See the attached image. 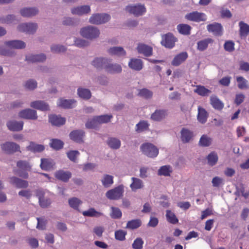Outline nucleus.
<instances>
[{"mask_svg":"<svg viewBox=\"0 0 249 249\" xmlns=\"http://www.w3.org/2000/svg\"><path fill=\"white\" fill-rule=\"evenodd\" d=\"M80 34L85 38L93 40L99 36L100 31L96 27L88 25L80 29Z\"/></svg>","mask_w":249,"mask_h":249,"instance_id":"nucleus-1","label":"nucleus"},{"mask_svg":"<svg viewBox=\"0 0 249 249\" xmlns=\"http://www.w3.org/2000/svg\"><path fill=\"white\" fill-rule=\"evenodd\" d=\"M125 10L128 13L136 17L142 16L146 12V8L145 5L140 3L128 4L125 7Z\"/></svg>","mask_w":249,"mask_h":249,"instance_id":"nucleus-2","label":"nucleus"},{"mask_svg":"<svg viewBox=\"0 0 249 249\" xmlns=\"http://www.w3.org/2000/svg\"><path fill=\"white\" fill-rule=\"evenodd\" d=\"M38 27V24L36 22H24L21 23L18 25L17 26V30L20 32L33 35L36 32Z\"/></svg>","mask_w":249,"mask_h":249,"instance_id":"nucleus-3","label":"nucleus"},{"mask_svg":"<svg viewBox=\"0 0 249 249\" xmlns=\"http://www.w3.org/2000/svg\"><path fill=\"white\" fill-rule=\"evenodd\" d=\"M110 18V16L107 14L95 13L89 17V22L92 24L100 25L107 23Z\"/></svg>","mask_w":249,"mask_h":249,"instance_id":"nucleus-4","label":"nucleus"},{"mask_svg":"<svg viewBox=\"0 0 249 249\" xmlns=\"http://www.w3.org/2000/svg\"><path fill=\"white\" fill-rule=\"evenodd\" d=\"M142 153L150 158L156 157L159 154V149L151 143H145L141 146Z\"/></svg>","mask_w":249,"mask_h":249,"instance_id":"nucleus-5","label":"nucleus"},{"mask_svg":"<svg viewBox=\"0 0 249 249\" xmlns=\"http://www.w3.org/2000/svg\"><path fill=\"white\" fill-rule=\"evenodd\" d=\"M19 119L35 120L37 119V114L36 110L31 108H25L20 110L18 114Z\"/></svg>","mask_w":249,"mask_h":249,"instance_id":"nucleus-6","label":"nucleus"},{"mask_svg":"<svg viewBox=\"0 0 249 249\" xmlns=\"http://www.w3.org/2000/svg\"><path fill=\"white\" fill-rule=\"evenodd\" d=\"M124 193V186L119 185L112 189L109 190L106 193V197L110 200L120 199Z\"/></svg>","mask_w":249,"mask_h":249,"instance_id":"nucleus-7","label":"nucleus"},{"mask_svg":"<svg viewBox=\"0 0 249 249\" xmlns=\"http://www.w3.org/2000/svg\"><path fill=\"white\" fill-rule=\"evenodd\" d=\"M2 151L7 154H13L16 152L20 151V147L18 144L11 142H7L0 145Z\"/></svg>","mask_w":249,"mask_h":249,"instance_id":"nucleus-8","label":"nucleus"},{"mask_svg":"<svg viewBox=\"0 0 249 249\" xmlns=\"http://www.w3.org/2000/svg\"><path fill=\"white\" fill-rule=\"evenodd\" d=\"M90 11V7L89 5L74 6L71 9V12L72 15L79 16L88 15Z\"/></svg>","mask_w":249,"mask_h":249,"instance_id":"nucleus-9","label":"nucleus"},{"mask_svg":"<svg viewBox=\"0 0 249 249\" xmlns=\"http://www.w3.org/2000/svg\"><path fill=\"white\" fill-rule=\"evenodd\" d=\"M185 18L188 20L196 22L204 21L207 19V16L204 13L197 11L187 14L185 16Z\"/></svg>","mask_w":249,"mask_h":249,"instance_id":"nucleus-10","label":"nucleus"},{"mask_svg":"<svg viewBox=\"0 0 249 249\" xmlns=\"http://www.w3.org/2000/svg\"><path fill=\"white\" fill-rule=\"evenodd\" d=\"M38 9L35 7H25L22 8L19 11L21 16L24 18H31L38 14Z\"/></svg>","mask_w":249,"mask_h":249,"instance_id":"nucleus-11","label":"nucleus"},{"mask_svg":"<svg viewBox=\"0 0 249 249\" xmlns=\"http://www.w3.org/2000/svg\"><path fill=\"white\" fill-rule=\"evenodd\" d=\"M176 41V38L171 33H168L162 36L161 44L166 48H172Z\"/></svg>","mask_w":249,"mask_h":249,"instance_id":"nucleus-12","label":"nucleus"},{"mask_svg":"<svg viewBox=\"0 0 249 249\" xmlns=\"http://www.w3.org/2000/svg\"><path fill=\"white\" fill-rule=\"evenodd\" d=\"M41 207L46 208L51 203V199L48 197L47 193L42 190H38L36 193Z\"/></svg>","mask_w":249,"mask_h":249,"instance_id":"nucleus-13","label":"nucleus"},{"mask_svg":"<svg viewBox=\"0 0 249 249\" xmlns=\"http://www.w3.org/2000/svg\"><path fill=\"white\" fill-rule=\"evenodd\" d=\"M194 133L186 128H182L180 131V139L184 143H189L193 140Z\"/></svg>","mask_w":249,"mask_h":249,"instance_id":"nucleus-14","label":"nucleus"},{"mask_svg":"<svg viewBox=\"0 0 249 249\" xmlns=\"http://www.w3.org/2000/svg\"><path fill=\"white\" fill-rule=\"evenodd\" d=\"M109 61V58L105 57H97L94 58L91 62V64L94 67L98 69H104L105 70L106 65Z\"/></svg>","mask_w":249,"mask_h":249,"instance_id":"nucleus-15","label":"nucleus"},{"mask_svg":"<svg viewBox=\"0 0 249 249\" xmlns=\"http://www.w3.org/2000/svg\"><path fill=\"white\" fill-rule=\"evenodd\" d=\"M46 59L44 53L29 54L26 55L25 60L30 63L43 62Z\"/></svg>","mask_w":249,"mask_h":249,"instance_id":"nucleus-16","label":"nucleus"},{"mask_svg":"<svg viewBox=\"0 0 249 249\" xmlns=\"http://www.w3.org/2000/svg\"><path fill=\"white\" fill-rule=\"evenodd\" d=\"M111 59L109 58V61L106 65L105 70L108 73L116 74L120 73L122 68L120 64L117 63H111Z\"/></svg>","mask_w":249,"mask_h":249,"instance_id":"nucleus-17","label":"nucleus"},{"mask_svg":"<svg viewBox=\"0 0 249 249\" xmlns=\"http://www.w3.org/2000/svg\"><path fill=\"white\" fill-rule=\"evenodd\" d=\"M24 123L23 121L10 120L7 122L6 126L12 131H19L22 130Z\"/></svg>","mask_w":249,"mask_h":249,"instance_id":"nucleus-18","label":"nucleus"},{"mask_svg":"<svg viewBox=\"0 0 249 249\" xmlns=\"http://www.w3.org/2000/svg\"><path fill=\"white\" fill-rule=\"evenodd\" d=\"M5 45L8 48L15 49H24L26 44L23 41L20 40H13L5 42Z\"/></svg>","mask_w":249,"mask_h":249,"instance_id":"nucleus-19","label":"nucleus"},{"mask_svg":"<svg viewBox=\"0 0 249 249\" xmlns=\"http://www.w3.org/2000/svg\"><path fill=\"white\" fill-rule=\"evenodd\" d=\"M137 50L139 53L142 54L145 56H151L152 54V48L143 43H139L137 47Z\"/></svg>","mask_w":249,"mask_h":249,"instance_id":"nucleus-20","label":"nucleus"},{"mask_svg":"<svg viewBox=\"0 0 249 249\" xmlns=\"http://www.w3.org/2000/svg\"><path fill=\"white\" fill-rule=\"evenodd\" d=\"M30 106L33 108L42 111H47L50 109L49 105L45 102L41 100H36L31 102Z\"/></svg>","mask_w":249,"mask_h":249,"instance_id":"nucleus-21","label":"nucleus"},{"mask_svg":"<svg viewBox=\"0 0 249 249\" xmlns=\"http://www.w3.org/2000/svg\"><path fill=\"white\" fill-rule=\"evenodd\" d=\"M128 65L131 69L140 71L142 69L143 64L141 59L132 58L130 59Z\"/></svg>","mask_w":249,"mask_h":249,"instance_id":"nucleus-22","label":"nucleus"},{"mask_svg":"<svg viewBox=\"0 0 249 249\" xmlns=\"http://www.w3.org/2000/svg\"><path fill=\"white\" fill-rule=\"evenodd\" d=\"M167 110L165 109H156L150 117L151 120L160 122L164 119L167 115Z\"/></svg>","mask_w":249,"mask_h":249,"instance_id":"nucleus-23","label":"nucleus"},{"mask_svg":"<svg viewBox=\"0 0 249 249\" xmlns=\"http://www.w3.org/2000/svg\"><path fill=\"white\" fill-rule=\"evenodd\" d=\"M207 30L215 36H221L222 34V27L218 23H213L207 25Z\"/></svg>","mask_w":249,"mask_h":249,"instance_id":"nucleus-24","label":"nucleus"},{"mask_svg":"<svg viewBox=\"0 0 249 249\" xmlns=\"http://www.w3.org/2000/svg\"><path fill=\"white\" fill-rule=\"evenodd\" d=\"M85 136V132L83 130H76L71 132L70 134V137L72 141L80 143L83 142V138Z\"/></svg>","mask_w":249,"mask_h":249,"instance_id":"nucleus-25","label":"nucleus"},{"mask_svg":"<svg viewBox=\"0 0 249 249\" xmlns=\"http://www.w3.org/2000/svg\"><path fill=\"white\" fill-rule=\"evenodd\" d=\"M76 101L74 99H64L63 98L59 99L57 102L58 107L68 108H71L75 106Z\"/></svg>","mask_w":249,"mask_h":249,"instance_id":"nucleus-26","label":"nucleus"},{"mask_svg":"<svg viewBox=\"0 0 249 249\" xmlns=\"http://www.w3.org/2000/svg\"><path fill=\"white\" fill-rule=\"evenodd\" d=\"M107 53L111 55L118 56H124L126 55V52L122 47H112L108 48Z\"/></svg>","mask_w":249,"mask_h":249,"instance_id":"nucleus-27","label":"nucleus"},{"mask_svg":"<svg viewBox=\"0 0 249 249\" xmlns=\"http://www.w3.org/2000/svg\"><path fill=\"white\" fill-rule=\"evenodd\" d=\"M49 122L53 125L59 126L63 125L66 122L65 118L56 115H51L49 117Z\"/></svg>","mask_w":249,"mask_h":249,"instance_id":"nucleus-28","label":"nucleus"},{"mask_svg":"<svg viewBox=\"0 0 249 249\" xmlns=\"http://www.w3.org/2000/svg\"><path fill=\"white\" fill-rule=\"evenodd\" d=\"M54 176L59 180L67 182L71 177V173L70 171L59 170L55 173Z\"/></svg>","mask_w":249,"mask_h":249,"instance_id":"nucleus-29","label":"nucleus"},{"mask_svg":"<svg viewBox=\"0 0 249 249\" xmlns=\"http://www.w3.org/2000/svg\"><path fill=\"white\" fill-rule=\"evenodd\" d=\"M9 182L12 184L19 188H26L28 186V181L15 177L10 178H9Z\"/></svg>","mask_w":249,"mask_h":249,"instance_id":"nucleus-30","label":"nucleus"},{"mask_svg":"<svg viewBox=\"0 0 249 249\" xmlns=\"http://www.w3.org/2000/svg\"><path fill=\"white\" fill-rule=\"evenodd\" d=\"M188 57V54L186 52H182L177 55L172 61V65L178 66L183 62Z\"/></svg>","mask_w":249,"mask_h":249,"instance_id":"nucleus-31","label":"nucleus"},{"mask_svg":"<svg viewBox=\"0 0 249 249\" xmlns=\"http://www.w3.org/2000/svg\"><path fill=\"white\" fill-rule=\"evenodd\" d=\"M107 143L109 147L112 149H118L121 145V141L115 137H109L107 140Z\"/></svg>","mask_w":249,"mask_h":249,"instance_id":"nucleus-32","label":"nucleus"},{"mask_svg":"<svg viewBox=\"0 0 249 249\" xmlns=\"http://www.w3.org/2000/svg\"><path fill=\"white\" fill-rule=\"evenodd\" d=\"M131 180L132 183L130 185V187L132 191H136L143 187V181L140 178L133 177L131 178Z\"/></svg>","mask_w":249,"mask_h":249,"instance_id":"nucleus-33","label":"nucleus"},{"mask_svg":"<svg viewBox=\"0 0 249 249\" xmlns=\"http://www.w3.org/2000/svg\"><path fill=\"white\" fill-rule=\"evenodd\" d=\"M55 164L54 162L52 159H42L41 160L40 167L46 171L51 169Z\"/></svg>","mask_w":249,"mask_h":249,"instance_id":"nucleus-34","label":"nucleus"},{"mask_svg":"<svg viewBox=\"0 0 249 249\" xmlns=\"http://www.w3.org/2000/svg\"><path fill=\"white\" fill-rule=\"evenodd\" d=\"M237 86L240 89H249V83L248 81L241 76L236 77Z\"/></svg>","mask_w":249,"mask_h":249,"instance_id":"nucleus-35","label":"nucleus"},{"mask_svg":"<svg viewBox=\"0 0 249 249\" xmlns=\"http://www.w3.org/2000/svg\"><path fill=\"white\" fill-rule=\"evenodd\" d=\"M213 142V139L209 136L204 134L200 138L198 144L202 147H208Z\"/></svg>","mask_w":249,"mask_h":249,"instance_id":"nucleus-36","label":"nucleus"},{"mask_svg":"<svg viewBox=\"0 0 249 249\" xmlns=\"http://www.w3.org/2000/svg\"><path fill=\"white\" fill-rule=\"evenodd\" d=\"M44 145L33 142H30V144L26 147L27 150L34 153L42 152L44 150Z\"/></svg>","mask_w":249,"mask_h":249,"instance_id":"nucleus-37","label":"nucleus"},{"mask_svg":"<svg viewBox=\"0 0 249 249\" xmlns=\"http://www.w3.org/2000/svg\"><path fill=\"white\" fill-rule=\"evenodd\" d=\"M82 213L84 216L99 217L103 215V213L95 210L93 208H90L87 210L83 211Z\"/></svg>","mask_w":249,"mask_h":249,"instance_id":"nucleus-38","label":"nucleus"},{"mask_svg":"<svg viewBox=\"0 0 249 249\" xmlns=\"http://www.w3.org/2000/svg\"><path fill=\"white\" fill-rule=\"evenodd\" d=\"M69 205L73 209L80 211L79 207L82 204V201L79 198L73 197L68 200Z\"/></svg>","mask_w":249,"mask_h":249,"instance_id":"nucleus-39","label":"nucleus"},{"mask_svg":"<svg viewBox=\"0 0 249 249\" xmlns=\"http://www.w3.org/2000/svg\"><path fill=\"white\" fill-rule=\"evenodd\" d=\"M77 93L79 97L85 100H88L91 96L90 91L89 89L83 88H79Z\"/></svg>","mask_w":249,"mask_h":249,"instance_id":"nucleus-40","label":"nucleus"},{"mask_svg":"<svg viewBox=\"0 0 249 249\" xmlns=\"http://www.w3.org/2000/svg\"><path fill=\"white\" fill-rule=\"evenodd\" d=\"M207 112L205 109L200 107H198L197 114V119L198 121L202 124L206 123L207 119Z\"/></svg>","mask_w":249,"mask_h":249,"instance_id":"nucleus-41","label":"nucleus"},{"mask_svg":"<svg viewBox=\"0 0 249 249\" xmlns=\"http://www.w3.org/2000/svg\"><path fill=\"white\" fill-rule=\"evenodd\" d=\"M211 104L214 108L220 110L223 108L224 105L223 103L215 96L213 95L210 98Z\"/></svg>","mask_w":249,"mask_h":249,"instance_id":"nucleus-42","label":"nucleus"},{"mask_svg":"<svg viewBox=\"0 0 249 249\" xmlns=\"http://www.w3.org/2000/svg\"><path fill=\"white\" fill-rule=\"evenodd\" d=\"M218 157L215 152H211L207 157L208 164L211 166L215 165L218 161Z\"/></svg>","mask_w":249,"mask_h":249,"instance_id":"nucleus-43","label":"nucleus"},{"mask_svg":"<svg viewBox=\"0 0 249 249\" xmlns=\"http://www.w3.org/2000/svg\"><path fill=\"white\" fill-rule=\"evenodd\" d=\"M172 172V168L170 165H164L160 167L158 171L159 176H169Z\"/></svg>","mask_w":249,"mask_h":249,"instance_id":"nucleus-44","label":"nucleus"},{"mask_svg":"<svg viewBox=\"0 0 249 249\" xmlns=\"http://www.w3.org/2000/svg\"><path fill=\"white\" fill-rule=\"evenodd\" d=\"M194 92L202 96H205L209 95L211 91L203 86H196V88L194 89Z\"/></svg>","mask_w":249,"mask_h":249,"instance_id":"nucleus-45","label":"nucleus"},{"mask_svg":"<svg viewBox=\"0 0 249 249\" xmlns=\"http://www.w3.org/2000/svg\"><path fill=\"white\" fill-rule=\"evenodd\" d=\"M17 167L21 170L30 171L32 165L29 161L25 160H20L17 163Z\"/></svg>","mask_w":249,"mask_h":249,"instance_id":"nucleus-46","label":"nucleus"},{"mask_svg":"<svg viewBox=\"0 0 249 249\" xmlns=\"http://www.w3.org/2000/svg\"><path fill=\"white\" fill-rule=\"evenodd\" d=\"M101 182L104 187H109L113 183V177L111 175H105L101 179Z\"/></svg>","mask_w":249,"mask_h":249,"instance_id":"nucleus-47","label":"nucleus"},{"mask_svg":"<svg viewBox=\"0 0 249 249\" xmlns=\"http://www.w3.org/2000/svg\"><path fill=\"white\" fill-rule=\"evenodd\" d=\"M85 125L87 128L89 129L95 128L98 127L99 124L98 122L97 116L89 119L86 123Z\"/></svg>","mask_w":249,"mask_h":249,"instance_id":"nucleus-48","label":"nucleus"},{"mask_svg":"<svg viewBox=\"0 0 249 249\" xmlns=\"http://www.w3.org/2000/svg\"><path fill=\"white\" fill-rule=\"evenodd\" d=\"M142 225V221L139 219H134L127 222L126 228L130 229L138 228Z\"/></svg>","mask_w":249,"mask_h":249,"instance_id":"nucleus-49","label":"nucleus"},{"mask_svg":"<svg viewBox=\"0 0 249 249\" xmlns=\"http://www.w3.org/2000/svg\"><path fill=\"white\" fill-rule=\"evenodd\" d=\"M37 86V82L34 79H29L25 82L24 87L27 90H33Z\"/></svg>","mask_w":249,"mask_h":249,"instance_id":"nucleus-50","label":"nucleus"},{"mask_svg":"<svg viewBox=\"0 0 249 249\" xmlns=\"http://www.w3.org/2000/svg\"><path fill=\"white\" fill-rule=\"evenodd\" d=\"M98 122L99 125L103 124L109 123L111 119L113 118V116L111 114H105L102 115L97 116Z\"/></svg>","mask_w":249,"mask_h":249,"instance_id":"nucleus-51","label":"nucleus"},{"mask_svg":"<svg viewBox=\"0 0 249 249\" xmlns=\"http://www.w3.org/2000/svg\"><path fill=\"white\" fill-rule=\"evenodd\" d=\"M212 41V40L210 38L205 39L198 41L197 43V49L199 51H203L206 50L208 46V44Z\"/></svg>","mask_w":249,"mask_h":249,"instance_id":"nucleus-52","label":"nucleus"},{"mask_svg":"<svg viewBox=\"0 0 249 249\" xmlns=\"http://www.w3.org/2000/svg\"><path fill=\"white\" fill-rule=\"evenodd\" d=\"M166 217L167 221L173 224H175L178 221L175 213L170 210L166 211Z\"/></svg>","mask_w":249,"mask_h":249,"instance_id":"nucleus-53","label":"nucleus"},{"mask_svg":"<svg viewBox=\"0 0 249 249\" xmlns=\"http://www.w3.org/2000/svg\"><path fill=\"white\" fill-rule=\"evenodd\" d=\"M240 34L241 36H246L249 33V25L243 21L239 23Z\"/></svg>","mask_w":249,"mask_h":249,"instance_id":"nucleus-54","label":"nucleus"},{"mask_svg":"<svg viewBox=\"0 0 249 249\" xmlns=\"http://www.w3.org/2000/svg\"><path fill=\"white\" fill-rule=\"evenodd\" d=\"M177 30L181 34L188 35L190 34L191 27L186 24H180L177 26Z\"/></svg>","mask_w":249,"mask_h":249,"instance_id":"nucleus-55","label":"nucleus"},{"mask_svg":"<svg viewBox=\"0 0 249 249\" xmlns=\"http://www.w3.org/2000/svg\"><path fill=\"white\" fill-rule=\"evenodd\" d=\"M149 124L147 121H142L140 122L136 125V131L137 132H141L148 129Z\"/></svg>","mask_w":249,"mask_h":249,"instance_id":"nucleus-56","label":"nucleus"},{"mask_svg":"<svg viewBox=\"0 0 249 249\" xmlns=\"http://www.w3.org/2000/svg\"><path fill=\"white\" fill-rule=\"evenodd\" d=\"M224 179L221 177L216 176L213 178L212 184L213 187L219 188L224 184Z\"/></svg>","mask_w":249,"mask_h":249,"instance_id":"nucleus-57","label":"nucleus"},{"mask_svg":"<svg viewBox=\"0 0 249 249\" xmlns=\"http://www.w3.org/2000/svg\"><path fill=\"white\" fill-rule=\"evenodd\" d=\"M111 210V212L110 215L112 218L119 219L121 217L122 213L118 208L112 207Z\"/></svg>","mask_w":249,"mask_h":249,"instance_id":"nucleus-58","label":"nucleus"},{"mask_svg":"<svg viewBox=\"0 0 249 249\" xmlns=\"http://www.w3.org/2000/svg\"><path fill=\"white\" fill-rule=\"evenodd\" d=\"M79 155V152L77 150H71L67 152L68 158L70 160L73 162H76V159Z\"/></svg>","mask_w":249,"mask_h":249,"instance_id":"nucleus-59","label":"nucleus"},{"mask_svg":"<svg viewBox=\"0 0 249 249\" xmlns=\"http://www.w3.org/2000/svg\"><path fill=\"white\" fill-rule=\"evenodd\" d=\"M139 95L146 99L150 98L153 95V93L147 89H142L139 91Z\"/></svg>","mask_w":249,"mask_h":249,"instance_id":"nucleus-60","label":"nucleus"},{"mask_svg":"<svg viewBox=\"0 0 249 249\" xmlns=\"http://www.w3.org/2000/svg\"><path fill=\"white\" fill-rule=\"evenodd\" d=\"M51 146L56 150L61 149L63 145V142L57 139H53L50 143Z\"/></svg>","mask_w":249,"mask_h":249,"instance_id":"nucleus-61","label":"nucleus"},{"mask_svg":"<svg viewBox=\"0 0 249 249\" xmlns=\"http://www.w3.org/2000/svg\"><path fill=\"white\" fill-rule=\"evenodd\" d=\"M66 48L64 46L61 45H53L51 47V50L54 53H59L64 52L66 51Z\"/></svg>","mask_w":249,"mask_h":249,"instance_id":"nucleus-62","label":"nucleus"},{"mask_svg":"<svg viewBox=\"0 0 249 249\" xmlns=\"http://www.w3.org/2000/svg\"><path fill=\"white\" fill-rule=\"evenodd\" d=\"M126 231L120 230L117 231L115 232V237L116 240L119 241H124L125 238Z\"/></svg>","mask_w":249,"mask_h":249,"instance_id":"nucleus-63","label":"nucleus"},{"mask_svg":"<svg viewBox=\"0 0 249 249\" xmlns=\"http://www.w3.org/2000/svg\"><path fill=\"white\" fill-rule=\"evenodd\" d=\"M74 42V45L79 48L84 47L88 45V42L81 38H75Z\"/></svg>","mask_w":249,"mask_h":249,"instance_id":"nucleus-64","label":"nucleus"}]
</instances>
